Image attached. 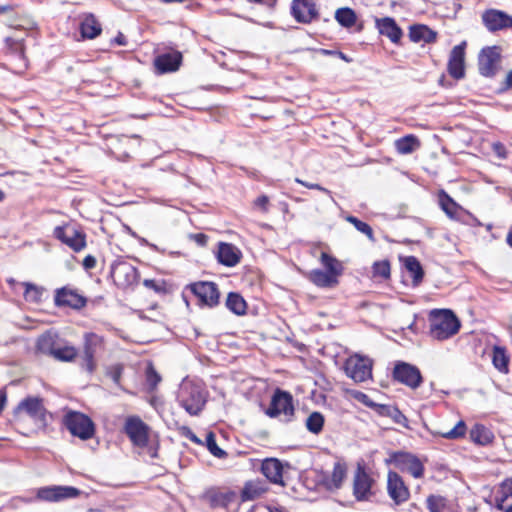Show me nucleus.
Returning a JSON list of instances; mask_svg holds the SVG:
<instances>
[{"mask_svg": "<svg viewBox=\"0 0 512 512\" xmlns=\"http://www.w3.org/2000/svg\"><path fill=\"white\" fill-rule=\"evenodd\" d=\"M387 492L395 505H400L406 502L410 497L409 489L405 485L402 477L394 471L388 472Z\"/></svg>", "mask_w": 512, "mask_h": 512, "instance_id": "f3484780", "label": "nucleus"}, {"mask_svg": "<svg viewBox=\"0 0 512 512\" xmlns=\"http://www.w3.org/2000/svg\"><path fill=\"white\" fill-rule=\"evenodd\" d=\"M309 280L321 288H333L338 284V279L326 271L315 269L309 273Z\"/></svg>", "mask_w": 512, "mask_h": 512, "instance_id": "7c9ffc66", "label": "nucleus"}, {"mask_svg": "<svg viewBox=\"0 0 512 512\" xmlns=\"http://www.w3.org/2000/svg\"><path fill=\"white\" fill-rule=\"evenodd\" d=\"M500 52L497 46L485 47L478 56V70L482 76L492 77L500 63Z\"/></svg>", "mask_w": 512, "mask_h": 512, "instance_id": "9b49d317", "label": "nucleus"}, {"mask_svg": "<svg viewBox=\"0 0 512 512\" xmlns=\"http://www.w3.org/2000/svg\"><path fill=\"white\" fill-rule=\"evenodd\" d=\"M261 472L271 483L284 485L283 464L279 459H264L261 464Z\"/></svg>", "mask_w": 512, "mask_h": 512, "instance_id": "393cba45", "label": "nucleus"}, {"mask_svg": "<svg viewBox=\"0 0 512 512\" xmlns=\"http://www.w3.org/2000/svg\"><path fill=\"white\" fill-rule=\"evenodd\" d=\"M494 151L498 156L504 158L505 157V147L502 143L497 142L493 145Z\"/></svg>", "mask_w": 512, "mask_h": 512, "instance_id": "774afa93", "label": "nucleus"}, {"mask_svg": "<svg viewBox=\"0 0 512 512\" xmlns=\"http://www.w3.org/2000/svg\"><path fill=\"white\" fill-rule=\"evenodd\" d=\"M359 402L364 404L365 406L369 408H373L376 406V402H374L367 394L363 392H357L354 396Z\"/></svg>", "mask_w": 512, "mask_h": 512, "instance_id": "6e6d98bb", "label": "nucleus"}, {"mask_svg": "<svg viewBox=\"0 0 512 512\" xmlns=\"http://www.w3.org/2000/svg\"><path fill=\"white\" fill-rule=\"evenodd\" d=\"M269 198L266 195L259 196L255 201V206L259 207L262 211H268Z\"/></svg>", "mask_w": 512, "mask_h": 512, "instance_id": "052dcab7", "label": "nucleus"}, {"mask_svg": "<svg viewBox=\"0 0 512 512\" xmlns=\"http://www.w3.org/2000/svg\"><path fill=\"white\" fill-rule=\"evenodd\" d=\"M392 378L394 381L411 389H417L423 382L419 368L403 361L396 362L393 368Z\"/></svg>", "mask_w": 512, "mask_h": 512, "instance_id": "423d86ee", "label": "nucleus"}, {"mask_svg": "<svg viewBox=\"0 0 512 512\" xmlns=\"http://www.w3.org/2000/svg\"><path fill=\"white\" fill-rule=\"evenodd\" d=\"M53 236L75 252L81 251L86 246L85 234L70 225L55 227Z\"/></svg>", "mask_w": 512, "mask_h": 512, "instance_id": "1a4fd4ad", "label": "nucleus"}, {"mask_svg": "<svg viewBox=\"0 0 512 512\" xmlns=\"http://www.w3.org/2000/svg\"><path fill=\"white\" fill-rule=\"evenodd\" d=\"M189 289L197 297L199 305L213 308L219 304L220 292L214 282H195L189 285Z\"/></svg>", "mask_w": 512, "mask_h": 512, "instance_id": "6e6552de", "label": "nucleus"}, {"mask_svg": "<svg viewBox=\"0 0 512 512\" xmlns=\"http://www.w3.org/2000/svg\"><path fill=\"white\" fill-rule=\"evenodd\" d=\"M248 512H283L277 507H270L263 504H257L253 506Z\"/></svg>", "mask_w": 512, "mask_h": 512, "instance_id": "bf43d9fd", "label": "nucleus"}, {"mask_svg": "<svg viewBox=\"0 0 512 512\" xmlns=\"http://www.w3.org/2000/svg\"><path fill=\"white\" fill-rule=\"evenodd\" d=\"M237 495L233 491L217 493L213 496L212 501L215 506L228 507L229 504L234 502Z\"/></svg>", "mask_w": 512, "mask_h": 512, "instance_id": "c03bdc74", "label": "nucleus"}, {"mask_svg": "<svg viewBox=\"0 0 512 512\" xmlns=\"http://www.w3.org/2000/svg\"><path fill=\"white\" fill-rule=\"evenodd\" d=\"M81 491L72 486H47L39 488L37 498L47 502H59L65 499L76 498Z\"/></svg>", "mask_w": 512, "mask_h": 512, "instance_id": "ddd939ff", "label": "nucleus"}, {"mask_svg": "<svg viewBox=\"0 0 512 512\" xmlns=\"http://www.w3.org/2000/svg\"><path fill=\"white\" fill-rule=\"evenodd\" d=\"M345 220L347 222L351 223L356 228V230H358L359 232H361L364 235H366L367 238L371 242H375L376 241V239L374 237L373 229L371 228V226L369 224L359 220L357 217L352 216V215L346 216Z\"/></svg>", "mask_w": 512, "mask_h": 512, "instance_id": "a19ab883", "label": "nucleus"}, {"mask_svg": "<svg viewBox=\"0 0 512 512\" xmlns=\"http://www.w3.org/2000/svg\"><path fill=\"white\" fill-rule=\"evenodd\" d=\"M512 88V70L508 72L502 86L500 88L501 92L507 91Z\"/></svg>", "mask_w": 512, "mask_h": 512, "instance_id": "0e129e2a", "label": "nucleus"}, {"mask_svg": "<svg viewBox=\"0 0 512 512\" xmlns=\"http://www.w3.org/2000/svg\"><path fill=\"white\" fill-rule=\"evenodd\" d=\"M324 416L320 412H312L306 419L305 426L310 433L318 435L324 426Z\"/></svg>", "mask_w": 512, "mask_h": 512, "instance_id": "58836bf2", "label": "nucleus"}, {"mask_svg": "<svg viewBox=\"0 0 512 512\" xmlns=\"http://www.w3.org/2000/svg\"><path fill=\"white\" fill-rule=\"evenodd\" d=\"M321 263L326 268L327 273L333 274L338 279L342 273V265L336 258L325 252H322Z\"/></svg>", "mask_w": 512, "mask_h": 512, "instance_id": "ea45409f", "label": "nucleus"}, {"mask_svg": "<svg viewBox=\"0 0 512 512\" xmlns=\"http://www.w3.org/2000/svg\"><path fill=\"white\" fill-rule=\"evenodd\" d=\"M420 146L418 138L412 134L406 135L395 142V147L400 154H410Z\"/></svg>", "mask_w": 512, "mask_h": 512, "instance_id": "c9c22d12", "label": "nucleus"}, {"mask_svg": "<svg viewBox=\"0 0 512 512\" xmlns=\"http://www.w3.org/2000/svg\"><path fill=\"white\" fill-rule=\"evenodd\" d=\"M409 38L415 43H433L436 41L437 33L426 25L414 24L409 28Z\"/></svg>", "mask_w": 512, "mask_h": 512, "instance_id": "c85d7f7f", "label": "nucleus"}, {"mask_svg": "<svg viewBox=\"0 0 512 512\" xmlns=\"http://www.w3.org/2000/svg\"><path fill=\"white\" fill-rule=\"evenodd\" d=\"M374 276H379L383 279L390 277V263L388 260L377 261L373 265Z\"/></svg>", "mask_w": 512, "mask_h": 512, "instance_id": "8fccbe9b", "label": "nucleus"}, {"mask_svg": "<svg viewBox=\"0 0 512 512\" xmlns=\"http://www.w3.org/2000/svg\"><path fill=\"white\" fill-rule=\"evenodd\" d=\"M439 206L448 218L452 220H460L462 207L454 201L452 197L444 190H440L438 194Z\"/></svg>", "mask_w": 512, "mask_h": 512, "instance_id": "cd10ccee", "label": "nucleus"}, {"mask_svg": "<svg viewBox=\"0 0 512 512\" xmlns=\"http://www.w3.org/2000/svg\"><path fill=\"white\" fill-rule=\"evenodd\" d=\"M426 504L429 512H443L446 507V500L439 495H429Z\"/></svg>", "mask_w": 512, "mask_h": 512, "instance_id": "a18cd8bd", "label": "nucleus"}, {"mask_svg": "<svg viewBox=\"0 0 512 512\" xmlns=\"http://www.w3.org/2000/svg\"><path fill=\"white\" fill-rule=\"evenodd\" d=\"M21 285L25 287L24 299L27 302L40 303L42 301L44 293V289L42 287L29 282H22Z\"/></svg>", "mask_w": 512, "mask_h": 512, "instance_id": "4c0bfd02", "label": "nucleus"}, {"mask_svg": "<svg viewBox=\"0 0 512 512\" xmlns=\"http://www.w3.org/2000/svg\"><path fill=\"white\" fill-rule=\"evenodd\" d=\"M385 463L393 465L402 472H408L414 478H421L424 474V466L421 461L409 452H390L389 458L385 460Z\"/></svg>", "mask_w": 512, "mask_h": 512, "instance_id": "39448f33", "label": "nucleus"}, {"mask_svg": "<svg viewBox=\"0 0 512 512\" xmlns=\"http://www.w3.org/2000/svg\"><path fill=\"white\" fill-rule=\"evenodd\" d=\"M103 338L96 333H85L83 336L82 363L81 366L89 373L96 368L95 355L102 349Z\"/></svg>", "mask_w": 512, "mask_h": 512, "instance_id": "0eeeda50", "label": "nucleus"}, {"mask_svg": "<svg viewBox=\"0 0 512 512\" xmlns=\"http://www.w3.org/2000/svg\"><path fill=\"white\" fill-rule=\"evenodd\" d=\"M54 301L56 306H67L73 309H81L87 303V299L83 295L79 294L77 290L68 287L57 289Z\"/></svg>", "mask_w": 512, "mask_h": 512, "instance_id": "aec40b11", "label": "nucleus"}, {"mask_svg": "<svg viewBox=\"0 0 512 512\" xmlns=\"http://www.w3.org/2000/svg\"><path fill=\"white\" fill-rule=\"evenodd\" d=\"M460 322L451 310H433L430 313V335L437 340H445L455 335Z\"/></svg>", "mask_w": 512, "mask_h": 512, "instance_id": "7ed1b4c3", "label": "nucleus"}, {"mask_svg": "<svg viewBox=\"0 0 512 512\" xmlns=\"http://www.w3.org/2000/svg\"><path fill=\"white\" fill-rule=\"evenodd\" d=\"M376 27L381 35L386 36L393 43H398L403 35L401 28L391 17L376 19Z\"/></svg>", "mask_w": 512, "mask_h": 512, "instance_id": "bb28decb", "label": "nucleus"}, {"mask_svg": "<svg viewBox=\"0 0 512 512\" xmlns=\"http://www.w3.org/2000/svg\"><path fill=\"white\" fill-rule=\"evenodd\" d=\"M96 263H97L96 258L93 255H87L83 259L82 265L86 270H91L96 267Z\"/></svg>", "mask_w": 512, "mask_h": 512, "instance_id": "680f3d73", "label": "nucleus"}, {"mask_svg": "<svg viewBox=\"0 0 512 512\" xmlns=\"http://www.w3.org/2000/svg\"><path fill=\"white\" fill-rule=\"evenodd\" d=\"M347 467L344 463L336 462L333 467L331 482L335 488H340L344 478L346 477Z\"/></svg>", "mask_w": 512, "mask_h": 512, "instance_id": "37998d69", "label": "nucleus"}, {"mask_svg": "<svg viewBox=\"0 0 512 512\" xmlns=\"http://www.w3.org/2000/svg\"><path fill=\"white\" fill-rule=\"evenodd\" d=\"M266 487L259 481H249L241 492L242 501L255 500L266 492Z\"/></svg>", "mask_w": 512, "mask_h": 512, "instance_id": "f704fd0d", "label": "nucleus"}, {"mask_svg": "<svg viewBox=\"0 0 512 512\" xmlns=\"http://www.w3.org/2000/svg\"><path fill=\"white\" fill-rule=\"evenodd\" d=\"M348 377L355 382H364L372 376V363L368 358L354 356L350 357L344 366Z\"/></svg>", "mask_w": 512, "mask_h": 512, "instance_id": "9d476101", "label": "nucleus"}, {"mask_svg": "<svg viewBox=\"0 0 512 512\" xmlns=\"http://www.w3.org/2000/svg\"><path fill=\"white\" fill-rule=\"evenodd\" d=\"M124 431L133 445L143 448L148 444L149 427L139 417H129L126 420Z\"/></svg>", "mask_w": 512, "mask_h": 512, "instance_id": "2eb2a0df", "label": "nucleus"}, {"mask_svg": "<svg viewBox=\"0 0 512 512\" xmlns=\"http://www.w3.org/2000/svg\"><path fill=\"white\" fill-rule=\"evenodd\" d=\"M24 411L34 421L42 426L46 425V414L47 411L43 405V400L39 397H27L23 399L15 409V413L18 414Z\"/></svg>", "mask_w": 512, "mask_h": 512, "instance_id": "dca6fc26", "label": "nucleus"}, {"mask_svg": "<svg viewBox=\"0 0 512 512\" xmlns=\"http://www.w3.org/2000/svg\"><path fill=\"white\" fill-rule=\"evenodd\" d=\"M335 19L341 26L350 28L355 24L357 16L354 10L344 7L336 10Z\"/></svg>", "mask_w": 512, "mask_h": 512, "instance_id": "e433bc0d", "label": "nucleus"}, {"mask_svg": "<svg viewBox=\"0 0 512 512\" xmlns=\"http://www.w3.org/2000/svg\"><path fill=\"white\" fill-rule=\"evenodd\" d=\"M63 424L73 436L82 440L92 438L95 432L93 421L81 412H67L63 418Z\"/></svg>", "mask_w": 512, "mask_h": 512, "instance_id": "20e7f679", "label": "nucleus"}, {"mask_svg": "<svg viewBox=\"0 0 512 512\" xmlns=\"http://www.w3.org/2000/svg\"><path fill=\"white\" fill-rule=\"evenodd\" d=\"M177 401L189 415L198 416L207 402V393L201 384L184 380L179 387Z\"/></svg>", "mask_w": 512, "mask_h": 512, "instance_id": "f257e3e1", "label": "nucleus"}, {"mask_svg": "<svg viewBox=\"0 0 512 512\" xmlns=\"http://www.w3.org/2000/svg\"><path fill=\"white\" fill-rule=\"evenodd\" d=\"M181 435L189 439L194 443H201L200 439L195 435V433L187 426H183L180 428Z\"/></svg>", "mask_w": 512, "mask_h": 512, "instance_id": "13d9d810", "label": "nucleus"}, {"mask_svg": "<svg viewBox=\"0 0 512 512\" xmlns=\"http://www.w3.org/2000/svg\"><path fill=\"white\" fill-rule=\"evenodd\" d=\"M291 14L299 23H311L319 16L315 0H293Z\"/></svg>", "mask_w": 512, "mask_h": 512, "instance_id": "6ab92c4d", "label": "nucleus"}, {"mask_svg": "<svg viewBox=\"0 0 512 512\" xmlns=\"http://www.w3.org/2000/svg\"><path fill=\"white\" fill-rule=\"evenodd\" d=\"M112 42L120 46H125L127 44V39L124 34L119 32Z\"/></svg>", "mask_w": 512, "mask_h": 512, "instance_id": "338daca9", "label": "nucleus"}, {"mask_svg": "<svg viewBox=\"0 0 512 512\" xmlns=\"http://www.w3.org/2000/svg\"><path fill=\"white\" fill-rule=\"evenodd\" d=\"M190 238L193 239L199 246H205L208 241V236L203 233L191 234Z\"/></svg>", "mask_w": 512, "mask_h": 512, "instance_id": "e2e57ef3", "label": "nucleus"}, {"mask_svg": "<svg viewBox=\"0 0 512 512\" xmlns=\"http://www.w3.org/2000/svg\"><path fill=\"white\" fill-rule=\"evenodd\" d=\"M393 405H386V404H378L376 403V406H374L372 409L377 412L378 415L383 417H390L391 411L393 410Z\"/></svg>", "mask_w": 512, "mask_h": 512, "instance_id": "864d4df0", "label": "nucleus"}, {"mask_svg": "<svg viewBox=\"0 0 512 512\" xmlns=\"http://www.w3.org/2000/svg\"><path fill=\"white\" fill-rule=\"evenodd\" d=\"M242 258V252L231 243L220 242L217 250V260L224 266L234 267Z\"/></svg>", "mask_w": 512, "mask_h": 512, "instance_id": "5701e85b", "label": "nucleus"}, {"mask_svg": "<svg viewBox=\"0 0 512 512\" xmlns=\"http://www.w3.org/2000/svg\"><path fill=\"white\" fill-rule=\"evenodd\" d=\"M37 350L61 362H72L78 355V350L58 338L57 334L46 332L37 340Z\"/></svg>", "mask_w": 512, "mask_h": 512, "instance_id": "f03ea898", "label": "nucleus"}, {"mask_svg": "<svg viewBox=\"0 0 512 512\" xmlns=\"http://www.w3.org/2000/svg\"><path fill=\"white\" fill-rule=\"evenodd\" d=\"M225 305L228 310L236 315H244L247 310V303L244 298L236 292H230L227 296Z\"/></svg>", "mask_w": 512, "mask_h": 512, "instance_id": "72a5a7b5", "label": "nucleus"}, {"mask_svg": "<svg viewBox=\"0 0 512 512\" xmlns=\"http://www.w3.org/2000/svg\"><path fill=\"white\" fill-rule=\"evenodd\" d=\"M466 43L462 42L453 47L448 61V72L454 79H461L465 75L464 58Z\"/></svg>", "mask_w": 512, "mask_h": 512, "instance_id": "4be33fe9", "label": "nucleus"}, {"mask_svg": "<svg viewBox=\"0 0 512 512\" xmlns=\"http://www.w3.org/2000/svg\"><path fill=\"white\" fill-rule=\"evenodd\" d=\"M495 507L504 512H512V478L502 482L494 496Z\"/></svg>", "mask_w": 512, "mask_h": 512, "instance_id": "a878e982", "label": "nucleus"}, {"mask_svg": "<svg viewBox=\"0 0 512 512\" xmlns=\"http://www.w3.org/2000/svg\"><path fill=\"white\" fill-rule=\"evenodd\" d=\"M482 21L490 32L512 28V16L497 9H488L482 14Z\"/></svg>", "mask_w": 512, "mask_h": 512, "instance_id": "a211bd4d", "label": "nucleus"}, {"mask_svg": "<svg viewBox=\"0 0 512 512\" xmlns=\"http://www.w3.org/2000/svg\"><path fill=\"white\" fill-rule=\"evenodd\" d=\"M161 381V376L155 370L152 364H150L146 369V383L150 391L156 389L158 384Z\"/></svg>", "mask_w": 512, "mask_h": 512, "instance_id": "09e8293b", "label": "nucleus"}, {"mask_svg": "<svg viewBox=\"0 0 512 512\" xmlns=\"http://www.w3.org/2000/svg\"><path fill=\"white\" fill-rule=\"evenodd\" d=\"M143 285L148 288L154 290L156 293H165V283L164 281H156L154 279H145L143 281Z\"/></svg>", "mask_w": 512, "mask_h": 512, "instance_id": "3c124183", "label": "nucleus"}, {"mask_svg": "<svg viewBox=\"0 0 512 512\" xmlns=\"http://www.w3.org/2000/svg\"><path fill=\"white\" fill-rule=\"evenodd\" d=\"M80 31L83 38L94 39L101 33L102 28L95 16L88 14L80 24Z\"/></svg>", "mask_w": 512, "mask_h": 512, "instance_id": "c756f323", "label": "nucleus"}, {"mask_svg": "<svg viewBox=\"0 0 512 512\" xmlns=\"http://www.w3.org/2000/svg\"><path fill=\"white\" fill-rule=\"evenodd\" d=\"M110 273L114 282L122 288L132 286L138 279L137 269L132 264L125 261L114 263L111 266Z\"/></svg>", "mask_w": 512, "mask_h": 512, "instance_id": "4468645a", "label": "nucleus"}, {"mask_svg": "<svg viewBox=\"0 0 512 512\" xmlns=\"http://www.w3.org/2000/svg\"><path fill=\"white\" fill-rule=\"evenodd\" d=\"M294 413L293 399L289 392L277 389L271 399L269 408L266 414L271 417H277L284 414L287 417L292 416Z\"/></svg>", "mask_w": 512, "mask_h": 512, "instance_id": "f8f14e48", "label": "nucleus"}, {"mask_svg": "<svg viewBox=\"0 0 512 512\" xmlns=\"http://www.w3.org/2000/svg\"><path fill=\"white\" fill-rule=\"evenodd\" d=\"M509 359L505 354V350L500 347H495L493 351V364L501 372L508 371Z\"/></svg>", "mask_w": 512, "mask_h": 512, "instance_id": "79ce46f5", "label": "nucleus"}, {"mask_svg": "<svg viewBox=\"0 0 512 512\" xmlns=\"http://www.w3.org/2000/svg\"><path fill=\"white\" fill-rule=\"evenodd\" d=\"M323 55H329V56H334V57H339L340 59H342L343 61L347 62V63H350L352 62V59L350 57H348L346 54H344L343 52L341 51H337V50H328V49H321L320 51Z\"/></svg>", "mask_w": 512, "mask_h": 512, "instance_id": "4d7b16f0", "label": "nucleus"}, {"mask_svg": "<svg viewBox=\"0 0 512 512\" xmlns=\"http://www.w3.org/2000/svg\"><path fill=\"white\" fill-rule=\"evenodd\" d=\"M121 374H122V367L121 366H115L111 372H110V376L112 378V380L118 384L119 381H120V378H121Z\"/></svg>", "mask_w": 512, "mask_h": 512, "instance_id": "69168bd1", "label": "nucleus"}, {"mask_svg": "<svg viewBox=\"0 0 512 512\" xmlns=\"http://www.w3.org/2000/svg\"><path fill=\"white\" fill-rule=\"evenodd\" d=\"M295 182H297V183H299V184H301V185L305 186V187H306V188H308V189H315V190H319V191H321V192H323V193H325V194H327V195H330V194H331V192H330L328 189H326V188L322 187L321 185H319V184H317V183H309V182H306V181L301 180L300 178H296V179H295Z\"/></svg>", "mask_w": 512, "mask_h": 512, "instance_id": "5fc2aeb1", "label": "nucleus"}, {"mask_svg": "<svg viewBox=\"0 0 512 512\" xmlns=\"http://www.w3.org/2000/svg\"><path fill=\"white\" fill-rule=\"evenodd\" d=\"M181 62V52L172 51L158 55L154 60V65L160 73H168L178 70Z\"/></svg>", "mask_w": 512, "mask_h": 512, "instance_id": "b1692460", "label": "nucleus"}, {"mask_svg": "<svg viewBox=\"0 0 512 512\" xmlns=\"http://www.w3.org/2000/svg\"><path fill=\"white\" fill-rule=\"evenodd\" d=\"M404 266L412 277L413 286H418L424 277V271L420 261L415 256H407L404 259Z\"/></svg>", "mask_w": 512, "mask_h": 512, "instance_id": "2f4dec72", "label": "nucleus"}, {"mask_svg": "<svg viewBox=\"0 0 512 512\" xmlns=\"http://www.w3.org/2000/svg\"><path fill=\"white\" fill-rule=\"evenodd\" d=\"M206 446L209 452L217 458H223L227 455V453L217 445L215 435L212 432H209L206 436Z\"/></svg>", "mask_w": 512, "mask_h": 512, "instance_id": "49530a36", "label": "nucleus"}, {"mask_svg": "<svg viewBox=\"0 0 512 512\" xmlns=\"http://www.w3.org/2000/svg\"><path fill=\"white\" fill-rule=\"evenodd\" d=\"M373 479L367 474L363 467H358L353 481V494L358 501L368 500L371 495Z\"/></svg>", "mask_w": 512, "mask_h": 512, "instance_id": "412c9836", "label": "nucleus"}, {"mask_svg": "<svg viewBox=\"0 0 512 512\" xmlns=\"http://www.w3.org/2000/svg\"><path fill=\"white\" fill-rule=\"evenodd\" d=\"M470 439L478 445L485 446L493 441L494 435L490 429L484 425L476 424L470 430Z\"/></svg>", "mask_w": 512, "mask_h": 512, "instance_id": "473e14b6", "label": "nucleus"}, {"mask_svg": "<svg viewBox=\"0 0 512 512\" xmlns=\"http://www.w3.org/2000/svg\"><path fill=\"white\" fill-rule=\"evenodd\" d=\"M466 433V424L460 420L452 429L447 432L441 433V436L446 439H459L464 437Z\"/></svg>", "mask_w": 512, "mask_h": 512, "instance_id": "de8ad7c7", "label": "nucleus"}, {"mask_svg": "<svg viewBox=\"0 0 512 512\" xmlns=\"http://www.w3.org/2000/svg\"><path fill=\"white\" fill-rule=\"evenodd\" d=\"M396 424H400L404 427L407 426V418L406 416L396 407L394 406L391 411L390 417Z\"/></svg>", "mask_w": 512, "mask_h": 512, "instance_id": "603ef678", "label": "nucleus"}]
</instances>
